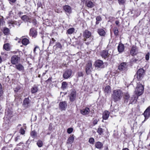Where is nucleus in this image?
I'll return each mask as SVG.
<instances>
[{"label": "nucleus", "mask_w": 150, "mask_h": 150, "mask_svg": "<svg viewBox=\"0 0 150 150\" xmlns=\"http://www.w3.org/2000/svg\"><path fill=\"white\" fill-rule=\"evenodd\" d=\"M3 47L6 50H9L10 49L9 44L8 43L5 44L4 45Z\"/></svg>", "instance_id": "72a5a7b5"}, {"label": "nucleus", "mask_w": 150, "mask_h": 150, "mask_svg": "<svg viewBox=\"0 0 150 150\" xmlns=\"http://www.w3.org/2000/svg\"><path fill=\"white\" fill-rule=\"evenodd\" d=\"M90 112V109L88 108H86L84 109L81 110V113L83 115L88 114Z\"/></svg>", "instance_id": "aec40b11"}, {"label": "nucleus", "mask_w": 150, "mask_h": 150, "mask_svg": "<svg viewBox=\"0 0 150 150\" xmlns=\"http://www.w3.org/2000/svg\"><path fill=\"white\" fill-rule=\"evenodd\" d=\"M2 62V59L0 57V63Z\"/></svg>", "instance_id": "052dcab7"}, {"label": "nucleus", "mask_w": 150, "mask_h": 150, "mask_svg": "<svg viewBox=\"0 0 150 150\" xmlns=\"http://www.w3.org/2000/svg\"><path fill=\"white\" fill-rule=\"evenodd\" d=\"M94 142V139L93 138H91L89 139V142L91 144H93Z\"/></svg>", "instance_id": "a19ab883"}, {"label": "nucleus", "mask_w": 150, "mask_h": 150, "mask_svg": "<svg viewBox=\"0 0 150 150\" xmlns=\"http://www.w3.org/2000/svg\"><path fill=\"white\" fill-rule=\"evenodd\" d=\"M123 93L120 89H116L113 91L112 98L114 101H116L119 100L122 97Z\"/></svg>", "instance_id": "f257e3e1"}, {"label": "nucleus", "mask_w": 150, "mask_h": 150, "mask_svg": "<svg viewBox=\"0 0 150 150\" xmlns=\"http://www.w3.org/2000/svg\"><path fill=\"white\" fill-rule=\"evenodd\" d=\"M19 57L16 55H13L11 58V61L12 64H15L17 63L19 59Z\"/></svg>", "instance_id": "f8f14e48"}, {"label": "nucleus", "mask_w": 150, "mask_h": 150, "mask_svg": "<svg viewBox=\"0 0 150 150\" xmlns=\"http://www.w3.org/2000/svg\"><path fill=\"white\" fill-rule=\"evenodd\" d=\"M38 77H40V75H39V76Z\"/></svg>", "instance_id": "e2e57ef3"}, {"label": "nucleus", "mask_w": 150, "mask_h": 150, "mask_svg": "<svg viewBox=\"0 0 150 150\" xmlns=\"http://www.w3.org/2000/svg\"><path fill=\"white\" fill-rule=\"evenodd\" d=\"M78 76H83V73L81 72H79L78 73Z\"/></svg>", "instance_id": "603ef678"}, {"label": "nucleus", "mask_w": 150, "mask_h": 150, "mask_svg": "<svg viewBox=\"0 0 150 150\" xmlns=\"http://www.w3.org/2000/svg\"><path fill=\"white\" fill-rule=\"evenodd\" d=\"M140 59H133L132 60V62H139Z\"/></svg>", "instance_id": "49530a36"}, {"label": "nucleus", "mask_w": 150, "mask_h": 150, "mask_svg": "<svg viewBox=\"0 0 150 150\" xmlns=\"http://www.w3.org/2000/svg\"><path fill=\"white\" fill-rule=\"evenodd\" d=\"M0 29L5 35H8L10 34V30L7 27H4L3 28L0 27Z\"/></svg>", "instance_id": "9b49d317"}, {"label": "nucleus", "mask_w": 150, "mask_h": 150, "mask_svg": "<svg viewBox=\"0 0 150 150\" xmlns=\"http://www.w3.org/2000/svg\"><path fill=\"white\" fill-rule=\"evenodd\" d=\"M101 56L104 59H106L109 56L108 51L106 50H103L101 53Z\"/></svg>", "instance_id": "412c9836"}, {"label": "nucleus", "mask_w": 150, "mask_h": 150, "mask_svg": "<svg viewBox=\"0 0 150 150\" xmlns=\"http://www.w3.org/2000/svg\"><path fill=\"white\" fill-rule=\"evenodd\" d=\"M98 32L100 35L102 36H104L105 34V31L102 29H98Z\"/></svg>", "instance_id": "bb28decb"}, {"label": "nucleus", "mask_w": 150, "mask_h": 150, "mask_svg": "<svg viewBox=\"0 0 150 150\" xmlns=\"http://www.w3.org/2000/svg\"><path fill=\"white\" fill-rule=\"evenodd\" d=\"M76 93L75 91H72L70 95V99L71 101H74L76 97Z\"/></svg>", "instance_id": "a211bd4d"}, {"label": "nucleus", "mask_w": 150, "mask_h": 150, "mask_svg": "<svg viewBox=\"0 0 150 150\" xmlns=\"http://www.w3.org/2000/svg\"><path fill=\"white\" fill-rule=\"evenodd\" d=\"M130 52L132 56H134L136 55L138 53V49L137 47L136 46H133Z\"/></svg>", "instance_id": "39448f33"}, {"label": "nucleus", "mask_w": 150, "mask_h": 150, "mask_svg": "<svg viewBox=\"0 0 150 150\" xmlns=\"http://www.w3.org/2000/svg\"><path fill=\"white\" fill-rule=\"evenodd\" d=\"M3 92L2 86L1 84L0 83V97L2 96Z\"/></svg>", "instance_id": "37998d69"}, {"label": "nucleus", "mask_w": 150, "mask_h": 150, "mask_svg": "<svg viewBox=\"0 0 150 150\" xmlns=\"http://www.w3.org/2000/svg\"><path fill=\"white\" fill-rule=\"evenodd\" d=\"M30 34L32 37H35L37 34L36 30L34 28H32L30 30Z\"/></svg>", "instance_id": "ddd939ff"}, {"label": "nucleus", "mask_w": 150, "mask_h": 150, "mask_svg": "<svg viewBox=\"0 0 150 150\" xmlns=\"http://www.w3.org/2000/svg\"><path fill=\"white\" fill-rule=\"evenodd\" d=\"M119 23V22L118 21H115V23L116 25H118Z\"/></svg>", "instance_id": "4d7b16f0"}, {"label": "nucleus", "mask_w": 150, "mask_h": 150, "mask_svg": "<svg viewBox=\"0 0 150 150\" xmlns=\"http://www.w3.org/2000/svg\"><path fill=\"white\" fill-rule=\"evenodd\" d=\"M46 72H47V71H46L45 72L43 73L42 75L43 76L44 75L46 74Z\"/></svg>", "instance_id": "680f3d73"}, {"label": "nucleus", "mask_w": 150, "mask_h": 150, "mask_svg": "<svg viewBox=\"0 0 150 150\" xmlns=\"http://www.w3.org/2000/svg\"><path fill=\"white\" fill-rule=\"evenodd\" d=\"M120 4H123L125 1V0H118Z\"/></svg>", "instance_id": "09e8293b"}, {"label": "nucleus", "mask_w": 150, "mask_h": 150, "mask_svg": "<svg viewBox=\"0 0 150 150\" xmlns=\"http://www.w3.org/2000/svg\"><path fill=\"white\" fill-rule=\"evenodd\" d=\"M5 24V22L2 17L0 18V26H3Z\"/></svg>", "instance_id": "c9c22d12"}, {"label": "nucleus", "mask_w": 150, "mask_h": 150, "mask_svg": "<svg viewBox=\"0 0 150 150\" xmlns=\"http://www.w3.org/2000/svg\"><path fill=\"white\" fill-rule=\"evenodd\" d=\"M96 147L98 149H101L103 148V144L100 142H96L95 144Z\"/></svg>", "instance_id": "c85d7f7f"}, {"label": "nucleus", "mask_w": 150, "mask_h": 150, "mask_svg": "<svg viewBox=\"0 0 150 150\" xmlns=\"http://www.w3.org/2000/svg\"><path fill=\"white\" fill-rule=\"evenodd\" d=\"M129 97V96L128 94H126L125 96V98L127 99H128Z\"/></svg>", "instance_id": "5fc2aeb1"}, {"label": "nucleus", "mask_w": 150, "mask_h": 150, "mask_svg": "<svg viewBox=\"0 0 150 150\" xmlns=\"http://www.w3.org/2000/svg\"><path fill=\"white\" fill-rule=\"evenodd\" d=\"M95 65L96 67L102 68L103 66V62L102 61L98 60L96 61Z\"/></svg>", "instance_id": "2eb2a0df"}, {"label": "nucleus", "mask_w": 150, "mask_h": 150, "mask_svg": "<svg viewBox=\"0 0 150 150\" xmlns=\"http://www.w3.org/2000/svg\"><path fill=\"white\" fill-rule=\"evenodd\" d=\"M59 108L62 110H64L67 106V103L65 101L60 102L59 104Z\"/></svg>", "instance_id": "9d476101"}, {"label": "nucleus", "mask_w": 150, "mask_h": 150, "mask_svg": "<svg viewBox=\"0 0 150 150\" xmlns=\"http://www.w3.org/2000/svg\"><path fill=\"white\" fill-rule=\"evenodd\" d=\"M49 79H48V80H49Z\"/></svg>", "instance_id": "0e129e2a"}, {"label": "nucleus", "mask_w": 150, "mask_h": 150, "mask_svg": "<svg viewBox=\"0 0 150 150\" xmlns=\"http://www.w3.org/2000/svg\"><path fill=\"white\" fill-rule=\"evenodd\" d=\"M38 91V87L35 85H34L31 88V91L32 93H34L37 92Z\"/></svg>", "instance_id": "393cba45"}, {"label": "nucleus", "mask_w": 150, "mask_h": 150, "mask_svg": "<svg viewBox=\"0 0 150 150\" xmlns=\"http://www.w3.org/2000/svg\"><path fill=\"white\" fill-rule=\"evenodd\" d=\"M37 145L39 147H41L43 145L42 141L40 140H39L37 143Z\"/></svg>", "instance_id": "e433bc0d"}, {"label": "nucleus", "mask_w": 150, "mask_h": 150, "mask_svg": "<svg viewBox=\"0 0 150 150\" xmlns=\"http://www.w3.org/2000/svg\"><path fill=\"white\" fill-rule=\"evenodd\" d=\"M30 101L28 98H25L24 100L23 105L25 108H27L30 106Z\"/></svg>", "instance_id": "1a4fd4ad"}, {"label": "nucleus", "mask_w": 150, "mask_h": 150, "mask_svg": "<svg viewBox=\"0 0 150 150\" xmlns=\"http://www.w3.org/2000/svg\"><path fill=\"white\" fill-rule=\"evenodd\" d=\"M67 86V84L66 82H63L62 83V88L63 89H66Z\"/></svg>", "instance_id": "f704fd0d"}, {"label": "nucleus", "mask_w": 150, "mask_h": 150, "mask_svg": "<svg viewBox=\"0 0 150 150\" xmlns=\"http://www.w3.org/2000/svg\"><path fill=\"white\" fill-rule=\"evenodd\" d=\"M32 23H33L34 25H36L37 23V21L35 19H33L32 21Z\"/></svg>", "instance_id": "8fccbe9b"}, {"label": "nucleus", "mask_w": 150, "mask_h": 150, "mask_svg": "<svg viewBox=\"0 0 150 150\" xmlns=\"http://www.w3.org/2000/svg\"><path fill=\"white\" fill-rule=\"evenodd\" d=\"M97 132L100 135H101L103 132V129L100 127L98 128Z\"/></svg>", "instance_id": "4c0bfd02"}, {"label": "nucleus", "mask_w": 150, "mask_h": 150, "mask_svg": "<svg viewBox=\"0 0 150 150\" xmlns=\"http://www.w3.org/2000/svg\"><path fill=\"white\" fill-rule=\"evenodd\" d=\"M22 43L23 45H26L29 43V40L26 38H24L22 40Z\"/></svg>", "instance_id": "2f4dec72"}, {"label": "nucleus", "mask_w": 150, "mask_h": 150, "mask_svg": "<svg viewBox=\"0 0 150 150\" xmlns=\"http://www.w3.org/2000/svg\"><path fill=\"white\" fill-rule=\"evenodd\" d=\"M122 150H129V149L127 148H124Z\"/></svg>", "instance_id": "bf43d9fd"}, {"label": "nucleus", "mask_w": 150, "mask_h": 150, "mask_svg": "<svg viewBox=\"0 0 150 150\" xmlns=\"http://www.w3.org/2000/svg\"><path fill=\"white\" fill-rule=\"evenodd\" d=\"M39 47L38 46H35V47L34 49V50H33V52H34V53H35V52H36V50L37 49H39Z\"/></svg>", "instance_id": "864d4df0"}, {"label": "nucleus", "mask_w": 150, "mask_h": 150, "mask_svg": "<svg viewBox=\"0 0 150 150\" xmlns=\"http://www.w3.org/2000/svg\"><path fill=\"white\" fill-rule=\"evenodd\" d=\"M63 9L64 10L69 13H70L71 12V8L68 5H65L63 6Z\"/></svg>", "instance_id": "4be33fe9"}, {"label": "nucleus", "mask_w": 150, "mask_h": 150, "mask_svg": "<svg viewBox=\"0 0 150 150\" xmlns=\"http://www.w3.org/2000/svg\"><path fill=\"white\" fill-rule=\"evenodd\" d=\"M104 92L105 94L110 93L111 92V88L109 86H107L105 88Z\"/></svg>", "instance_id": "b1692460"}, {"label": "nucleus", "mask_w": 150, "mask_h": 150, "mask_svg": "<svg viewBox=\"0 0 150 150\" xmlns=\"http://www.w3.org/2000/svg\"><path fill=\"white\" fill-rule=\"evenodd\" d=\"M92 69V63L91 62H89L87 63L86 66V71L87 74H91Z\"/></svg>", "instance_id": "20e7f679"}, {"label": "nucleus", "mask_w": 150, "mask_h": 150, "mask_svg": "<svg viewBox=\"0 0 150 150\" xmlns=\"http://www.w3.org/2000/svg\"><path fill=\"white\" fill-rule=\"evenodd\" d=\"M114 34L116 36H117L118 35V30L117 28H115L114 29Z\"/></svg>", "instance_id": "58836bf2"}, {"label": "nucleus", "mask_w": 150, "mask_h": 150, "mask_svg": "<svg viewBox=\"0 0 150 150\" xmlns=\"http://www.w3.org/2000/svg\"><path fill=\"white\" fill-rule=\"evenodd\" d=\"M144 73V70L140 69L138 70L137 72V78L138 80H141L143 78Z\"/></svg>", "instance_id": "7ed1b4c3"}, {"label": "nucleus", "mask_w": 150, "mask_h": 150, "mask_svg": "<svg viewBox=\"0 0 150 150\" xmlns=\"http://www.w3.org/2000/svg\"><path fill=\"white\" fill-rule=\"evenodd\" d=\"M73 129L72 128H70L67 129V132L69 134L71 133L73 131Z\"/></svg>", "instance_id": "79ce46f5"}, {"label": "nucleus", "mask_w": 150, "mask_h": 150, "mask_svg": "<svg viewBox=\"0 0 150 150\" xmlns=\"http://www.w3.org/2000/svg\"><path fill=\"white\" fill-rule=\"evenodd\" d=\"M15 68L18 71H23L24 70V67L21 64H18L15 66Z\"/></svg>", "instance_id": "6ab92c4d"}, {"label": "nucleus", "mask_w": 150, "mask_h": 150, "mask_svg": "<svg viewBox=\"0 0 150 150\" xmlns=\"http://www.w3.org/2000/svg\"><path fill=\"white\" fill-rule=\"evenodd\" d=\"M22 23L21 21H8V23L9 25V26H10L11 25H12L13 26H14V25H17L18 26H20L21 24Z\"/></svg>", "instance_id": "423d86ee"}, {"label": "nucleus", "mask_w": 150, "mask_h": 150, "mask_svg": "<svg viewBox=\"0 0 150 150\" xmlns=\"http://www.w3.org/2000/svg\"><path fill=\"white\" fill-rule=\"evenodd\" d=\"M74 135H73L72 136H71L69 137L67 140V143L68 144H72L73 142H74Z\"/></svg>", "instance_id": "a878e982"}, {"label": "nucleus", "mask_w": 150, "mask_h": 150, "mask_svg": "<svg viewBox=\"0 0 150 150\" xmlns=\"http://www.w3.org/2000/svg\"><path fill=\"white\" fill-rule=\"evenodd\" d=\"M20 132H21V134H23L25 133V131L23 129H20Z\"/></svg>", "instance_id": "3c124183"}, {"label": "nucleus", "mask_w": 150, "mask_h": 150, "mask_svg": "<svg viewBox=\"0 0 150 150\" xmlns=\"http://www.w3.org/2000/svg\"><path fill=\"white\" fill-rule=\"evenodd\" d=\"M72 72V70L71 69L66 70L63 74V77L65 79H67L71 75Z\"/></svg>", "instance_id": "6e6552de"}, {"label": "nucleus", "mask_w": 150, "mask_h": 150, "mask_svg": "<svg viewBox=\"0 0 150 150\" xmlns=\"http://www.w3.org/2000/svg\"><path fill=\"white\" fill-rule=\"evenodd\" d=\"M96 20L97 21H100L102 20V18L100 16H98L96 17Z\"/></svg>", "instance_id": "a18cd8bd"}, {"label": "nucleus", "mask_w": 150, "mask_h": 150, "mask_svg": "<svg viewBox=\"0 0 150 150\" xmlns=\"http://www.w3.org/2000/svg\"><path fill=\"white\" fill-rule=\"evenodd\" d=\"M144 88L143 86L140 83H137V87L135 91V93L137 96H140L142 95L144 92Z\"/></svg>", "instance_id": "f03ea898"}, {"label": "nucleus", "mask_w": 150, "mask_h": 150, "mask_svg": "<svg viewBox=\"0 0 150 150\" xmlns=\"http://www.w3.org/2000/svg\"><path fill=\"white\" fill-rule=\"evenodd\" d=\"M22 19L25 22H30V19L29 17L26 15L23 16L21 17Z\"/></svg>", "instance_id": "c756f323"}, {"label": "nucleus", "mask_w": 150, "mask_h": 150, "mask_svg": "<svg viewBox=\"0 0 150 150\" xmlns=\"http://www.w3.org/2000/svg\"><path fill=\"white\" fill-rule=\"evenodd\" d=\"M99 23V21H96V25H97V24H98Z\"/></svg>", "instance_id": "13d9d810"}, {"label": "nucleus", "mask_w": 150, "mask_h": 150, "mask_svg": "<svg viewBox=\"0 0 150 150\" xmlns=\"http://www.w3.org/2000/svg\"><path fill=\"white\" fill-rule=\"evenodd\" d=\"M30 135L33 138H35L36 136V133L35 131H32L31 132Z\"/></svg>", "instance_id": "ea45409f"}, {"label": "nucleus", "mask_w": 150, "mask_h": 150, "mask_svg": "<svg viewBox=\"0 0 150 150\" xmlns=\"http://www.w3.org/2000/svg\"><path fill=\"white\" fill-rule=\"evenodd\" d=\"M145 119H147L150 116V106L146 109L144 113Z\"/></svg>", "instance_id": "4468645a"}, {"label": "nucleus", "mask_w": 150, "mask_h": 150, "mask_svg": "<svg viewBox=\"0 0 150 150\" xmlns=\"http://www.w3.org/2000/svg\"><path fill=\"white\" fill-rule=\"evenodd\" d=\"M127 66L125 62L122 63L118 66V69L120 71H126L127 70Z\"/></svg>", "instance_id": "0eeeda50"}, {"label": "nucleus", "mask_w": 150, "mask_h": 150, "mask_svg": "<svg viewBox=\"0 0 150 150\" xmlns=\"http://www.w3.org/2000/svg\"><path fill=\"white\" fill-rule=\"evenodd\" d=\"M91 35V33L88 30H86L83 33V36L85 38V41H86V38H88Z\"/></svg>", "instance_id": "dca6fc26"}, {"label": "nucleus", "mask_w": 150, "mask_h": 150, "mask_svg": "<svg viewBox=\"0 0 150 150\" xmlns=\"http://www.w3.org/2000/svg\"><path fill=\"white\" fill-rule=\"evenodd\" d=\"M52 41H50V45L51 44H53L54 43V42H55L56 41L55 40V39L53 38H52Z\"/></svg>", "instance_id": "de8ad7c7"}, {"label": "nucleus", "mask_w": 150, "mask_h": 150, "mask_svg": "<svg viewBox=\"0 0 150 150\" xmlns=\"http://www.w3.org/2000/svg\"><path fill=\"white\" fill-rule=\"evenodd\" d=\"M75 31V29L74 28H72L69 29L67 30V32L69 34H71L73 33Z\"/></svg>", "instance_id": "7c9ffc66"}, {"label": "nucleus", "mask_w": 150, "mask_h": 150, "mask_svg": "<svg viewBox=\"0 0 150 150\" xmlns=\"http://www.w3.org/2000/svg\"><path fill=\"white\" fill-rule=\"evenodd\" d=\"M86 4L87 6L89 8H92L94 6L93 3L92 1H86Z\"/></svg>", "instance_id": "cd10ccee"}, {"label": "nucleus", "mask_w": 150, "mask_h": 150, "mask_svg": "<svg viewBox=\"0 0 150 150\" xmlns=\"http://www.w3.org/2000/svg\"><path fill=\"white\" fill-rule=\"evenodd\" d=\"M125 49V46L122 43H120L117 47V50L119 53L123 52Z\"/></svg>", "instance_id": "f3484780"}, {"label": "nucleus", "mask_w": 150, "mask_h": 150, "mask_svg": "<svg viewBox=\"0 0 150 150\" xmlns=\"http://www.w3.org/2000/svg\"><path fill=\"white\" fill-rule=\"evenodd\" d=\"M54 48L55 50H57L59 49H61L62 48V46L61 44L59 43H57L54 47Z\"/></svg>", "instance_id": "473e14b6"}, {"label": "nucleus", "mask_w": 150, "mask_h": 150, "mask_svg": "<svg viewBox=\"0 0 150 150\" xmlns=\"http://www.w3.org/2000/svg\"><path fill=\"white\" fill-rule=\"evenodd\" d=\"M145 59L146 60H149V53H148L145 56Z\"/></svg>", "instance_id": "c03bdc74"}, {"label": "nucleus", "mask_w": 150, "mask_h": 150, "mask_svg": "<svg viewBox=\"0 0 150 150\" xmlns=\"http://www.w3.org/2000/svg\"><path fill=\"white\" fill-rule=\"evenodd\" d=\"M110 113L108 111H105L103 114V119L105 120H107L109 116Z\"/></svg>", "instance_id": "5701e85b"}, {"label": "nucleus", "mask_w": 150, "mask_h": 150, "mask_svg": "<svg viewBox=\"0 0 150 150\" xmlns=\"http://www.w3.org/2000/svg\"><path fill=\"white\" fill-rule=\"evenodd\" d=\"M93 123L94 125L96 124L97 123V121L96 120H94Z\"/></svg>", "instance_id": "6e6d98bb"}]
</instances>
